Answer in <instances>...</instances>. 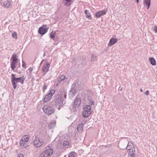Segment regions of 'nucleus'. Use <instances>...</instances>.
I'll use <instances>...</instances> for the list:
<instances>
[{
    "label": "nucleus",
    "mask_w": 157,
    "mask_h": 157,
    "mask_svg": "<svg viewBox=\"0 0 157 157\" xmlns=\"http://www.w3.org/2000/svg\"><path fill=\"white\" fill-rule=\"evenodd\" d=\"M154 31L155 33L157 32V27H155L154 28Z\"/></svg>",
    "instance_id": "nucleus-39"
},
{
    "label": "nucleus",
    "mask_w": 157,
    "mask_h": 157,
    "mask_svg": "<svg viewBox=\"0 0 157 157\" xmlns=\"http://www.w3.org/2000/svg\"><path fill=\"white\" fill-rule=\"evenodd\" d=\"M148 93L149 90H147L145 92V94L146 95H148L149 94Z\"/></svg>",
    "instance_id": "nucleus-38"
},
{
    "label": "nucleus",
    "mask_w": 157,
    "mask_h": 157,
    "mask_svg": "<svg viewBox=\"0 0 157 157\" xmlns=\"http://www.w3.org/2000/svg\"><path fill=\"white\" fill-rule=\"evenodd\" d=\"M29 138V136L28 135H24L22 136L21 139L22 140L26 142H28Z\"/></svg>",
    "instance_id": "nucleus-17"
},
{
    "label": "nucleus",
    "mask_w": 157,
    "mask_h": 157,
    "mask_svg": "<svg viewBox=\"0 0 157 157\" xmlns=\"http://www.w3.org/2000/svg\"><path fill=\"white\" fill-rule=\"evenodd\" d=\"M85 124L83 123V122H81V123L80 124H79V131L81 130L82 131L83 130V127L84 126V124Z\"/></svg>",
    "instance_id": "nucleus-29"
},
{
    "label": "nucleus",
    "mask_w": 157,
    "mask_h": 157,
    "mask_svg": "<svg viewBox=\"0 0 157 157\" xmlns=\"http://www.w3.org/2000/svg\"><path fill=\"white\" fill-rule=\"evenodd\" d=\"M94 101H90L89 103H90V105H94Z\"/></svg>",
    "instance_id": "nucleus-36"
},
{
    "label": "nucleus",
    "mask_w": 157,
    "mask_h": 157,
    "mask_svg": "<svg viewBox=\"0 0 157 157\" xmlns=\"http://www.w3.org/2000/svg\"><path fill=\"white\" fill-rule=\"evenodd\" d=\"M66 2L65 5L66 6H70L72 3V0H64Z\"/></svg>",
    "instance_id": "nucleus-24"
},
{
    "label": "nucleus",
    "mask_w": 157,
    "mask_h": 157,
    "mask_svg": "<svg viewBox=\"0 0 157 157\" xmlns=\"http://www.w3.org/2000/svg\"><path fill=\"white\" fill-rule=\"evenodd\" d=\"M79 99H80V101L81 100H80V98H79Z\"/></svg>",
    "instance_id": "nucleus-44"
},
{
    "label": "nucleus",
    "mask_w": 157,
    "mask_h": 157,
    "mask_svg": "<svg viewBox=\"0 0 157 157\" xmlns=\"http://www.w3.org/2000/svg\"><path fill=\"white\" fill-rule=\"evenodd\" d=\"M149 60L151 64L153 66H155L156 65V61L154 58L150 57L149 58Z\"/></svg>",
    "instance_id": "nucleus-16"
},
{
    "label": "nucleus",
    "mask_w": 157,
    "mask_h": 157,
    "mask_svg": "<svg viewBox=\"0 0 157 157\" xmlns=\"http://www.w3.org/2000/svg\"><path fill=\"white\" fill-rule=\"evenodd\" d=\"M48 28L45 25L41 26L38 30V33L39 34L43 35L44 34L48 31Z\"/></svg>",
    "instance_id": "nucleus-6"
},
{
    "label": "nucleus",
    "mask_w": 157,
    "mask_h": 157,
    "mask_svg": "<svg viewBox=\"0 0 157 157\" xmlns=\"http://www.w3.org/2000/svg\"><path fill=\"white\" fill-rule=\"evenodd\" d=\"M136 2L137 3H138L139 2V0H136Z\"/></svg>",
    "instance_id": "nucleus-40"
},
{
    "label": "nucleus",
    "mask_w": 157,
    "mask_h": 157,
    "mask_svg": "<svg viewBox=\"0 0 157 157\" xmlns=\"http://www.w3.org/2000/svg\"><path fill=\"white\" fill-rule=\"evenodd\" d=\"M11 79L12 84L14 89H16L17 87L16 83L18 82L17 78H15V75L13 74L11 75Z\"/></svg>",
    "instance_id": "nucleus-7"
},
{
    "label": "nucleus",
    "mask_w": 157,
    "mask_h": 157,
    "mask_svg": "<svg viewBox=\"0 0 157 157\" xmlns=\"http://www.w3.org/2000/svg\"><path fill=\"white\" fill-rule=\"evenodd\" d=\"M84 111H90L91 109V107L90 105H86L84 106L83 108Z\"/></svg>",
    "instance_id": "nucleus-22"
},
{
    "label": "nucleus",
    "mask_w": 157,
    "mask_h": 157,
    "mask_svg": "<svg viewBox=\"0 0 157 157\" xmlns=\"http://www.w3.org/2000/svg\"><path fill=\"white\" fill-rule=\"evenodd\" d=\"M56 34V33L55 32H53L52 31L50 34V37L52 38H53L55 37V35Z\"/></svg>",
    "instance_id": "nucleus-30"
},
{
    "label": "nucleus",
    "mask_w": 157,
    "mask_h": 157,
    "mask_svg": "<svg viewBox=\"0 0 157 157\" xmlns=\"http://www.w3.org/2000/svg\"><path fill=\"white\" fill-rule=\"evenodd\" d=\"M83 84V81L82 82V84L81 85V86L82 85V84Z\"/></svg>",
    "instance_id": "nucleus-43"
},
{
    "label": "nucleus",
    "mask_w": 157,
    "mask_h": 157,
    "mask_svg": "<svg viewBox=\"0 0 157 157\" xmlns=\"http://www.w3.org/2000/svg\"><path fill=\"white\" fill-rule=\"evenodd\" d=\"M43 109L44 112L48 115L51 114L54 112L53 109L48 105H44Z\"/></svg>",
    "instance_id": "nucleus-4"
},
{
    "label": "nucleus",
    "mask_w": 157,
    "mask_h": 157,
    "mask_svg": "<svg viewBox=\"0 0 157 157\" xmlns=\"http://www.w3.org/2000/svg\"><path fill=\"white\" fill-rule=\"evenodd\" d=\"M1 3L3 6L6 8H11L12 6L11 1L10 0H1Z\"/></svg>",
    "instance_id": "nucleus-5"
},
{
    "label": "nucleus",
    "mask_w": 157,
    "mask_h": 157,
    "mask_svg": "<svg viewBox=\"0 0 157 157\" xmlns=\"http://www.w3.org/2000/svg\"><path fill=\"white\" fill-rule=\"evenodd\" d=\"M28 70L30 73H31L33 71V69L32 68L30 67L29 69Z\"/></svg>",
    "instance_id": "nucleus-37"
},
{
    "label": "nucleus",
    "mask_w": 157,
    "mask_h": 157,
    "mask_svg": "<svg viewBox=\"0 0 157 157\" xmlns=\"http://www.w3.org/2000/svg\"><path fill=\"white\" fill-rule=\"evenodd\" d=\"M33 143L35 147H39L43 145L44 143V141L41 139L36 137Z\"/></svg>",
    "instance_id": "nucleus-3"
},
{
    "label": "nucleus",
    "mask_w": 157,
    "mask_h": 157,
    "mask_svg": "<svg viewBox=\"0 0 157 157\" xmlns=\"http://www.w3.org/2000/svg\"><path fill=\"white\" fill-rule=\"evenodd\" d=\"M81 118H82L81 122H83V123L85 124L86 122L87 121V119H86L84 118L83 119L82 117H80V120H82V119H81Z\"/></svg>",
    "instance_id": "nucleus-31"
},
{
    "label": "nucleus",
    "mask_w": 157,
    "mask_h": 157,
    "mask_svg": "<svg viewBox=\"0 0 157 157\" xmlns=\"http://www.w3.org/2000/svg\"><path fill=\"white\" fill-rule=\"evenodd\" d=\"M89 12V11L87 10H85L84 13L85 14V17L89 20H90L92 19V18L90 13Z\"/></svg>",
    "instance_id": "nucleus-15"
},
{
    "label": "nucleus",
    "mask_w": 157,
    "mask_h": 157,
    "mask_svg": "<svg viewBox=\"0 0 157 157\" xmlns=\"http://www.w3.org/2000/svg\"><path fill=\"white\" fill-rule=\"evenodd\" d=\"M25 66V65H24V64L23 63V64H22V67H24Z\"/></svg>",
    "instance_id": "nucleus-42"
},
{
    "label": "nucleus",
    "mask_w": 157,
    "mask_h": 157,
    "mask_svg": "<svg viewBox=\"0 0 157 157\" xmlns=\"http://www.w3.org/2000/svg\"><path fill=\"white\" fill-rule=\"evenodd\" d=\"M106 11L105 10H102L98 11L95 13V16L97 18H99L102 16L105 15Z\"/></svg>",
    "instance_id": "nucleus-10"
},
{
    "label": "nucleus",
    "mask_w": 157,
    "mask_h": 157,
    "mask_svg": "<svg viewBox=\"0 0 157 157\" xmlns=\"http://www.w3.org/2000/svg\"><path fill=\"white\" fill-rule=\"evenodd\" d=\"M90 59L92 62H94L96 61L97 60V57L96 56L92 55H91Z\"/></svg>",
    "instance_id": "nucleus-27"
},
{
    "label": "nucleus",
    "mask_w": 157,
    "mask_h": 157,
    "mask_svg": "<svg viewBox=\"0 0 157 157\" xmlns=\"http://www.w3.org/2000/svg\"><path fill=\"white\" fill-rule=\"evenodd\" d=\"M127 150L132 151H135V149L133 144L131 142H129L127 145V146L125 147Z\"/></svg>",
    "instance_id": "nucleus-9"
},
{
    "label": "nucleus",
    "mask_w": 157,
    "mask_h": 157,
    "mask_svg": "<svg viewBox=\"0 0 157 157\" xmlns=\"http://www.w3.org/2000/svg\"><path fill=\"white\" fill-rule=\"evenodd\" d=\"M143 4L147 7V9H148L151 5V0H143Z\"/></svg>",
    "instance_id": "nucleus-12"
},
{
    "label": "nucleus",
    "mask_w": 157,
    "mask_h": 157,
    "mask_svg": "<svg viewBox=\"0 0 157 157\" xmlns=\"http://www.w3.org/2000/svg\"><path fill=\"white\" fill-rule=\"evenodd\" d=\"M75 154L74 153H71L69 154L68 157H75Z\"/></svg>",
    "instance_id": "nucleus-32"
},
{
    "label": "nucleus",
    "mask_w": 157,
    "mask_h": 157,
    "mask_svg": "<svg viewBox=\"0 0 157 157\" xmlns=\"http://www.w3.org/2000/svg\"><path fill=\"white\" fill-rule=\"evenodd\" d=\"M50 67V64L46 62L44 64L42 68V71L44 74L46 73L48 71Z\"/></svg>",
    "instance_id": "nucleus-8"
},
{
    "label": "nucleus",
    "mask_w": 157,
    "mask_h": 157,
    "mask_svg": "<svg viewBox=\"0 0 157 157\" xmlns=\"http://www.w3.org/2000/svg\"><path fill=\"white\" fill-rule=\"evenodd\" d=\"M140 91L141 92H143V90H142V89H140Z\"/></svg>",
    "instance_id": "nucleus-41"
},
{
    "label": "nucleus",
    "mask_w": 157,
    "mask_h": 157,
    "mask_svg": "<svg viewBox=\"0 0 157 157\" xmlns=\"http://www.w3.org/2000/svg\"><path fill=\"white\" fill-rule=\"evenodd\" d=\"M12 37L13 38H14L16 39H17V33L15 32H13L12 33Z\"/></svg>",
    "instance_id": "nucleus-26"
},
{
    "label": "nucleus",
    "mask_w": 157,
    "mask_h": 157,
    "mask_svg": "<svg viewBox=\"0 0 157 157\" xmlns=\"http://www.w3.org/2000/svg\"><path fill=\"white\" fill-rule=\"evenodd\" d=\"M117 39L116 38H112L110 39L109 42L108 43V46H111L117 42Z\"/></svg>",
    "instance_id": "nucleus-11"
},
{
    "label": "nucleus",
    "mask_w": 157,
    "mask_h": 157,
    "mask_svg": "<svg viewBox=\"0 0 157 157\" xmlns=\"http://www.w3.org/2000/svg\"><path fill=\"white\" fill-rule=\"evenodd\" d=\"M53 153V149L49 148L42 152L40 155V157H50L52 155Z\"/></svg>",
    "instance_id": "nucleus-1"
},
{
    "label": "nucleus",
    "mask_w": 157,
    "mask_h": 157,
    "mask_svg": "<svg viewBox=\"0 0 157 157\" xmlns=\"http://www.w3.org/2000/svg\"><path fill=\"white\" fill-rule=\"evenodd\" d=\"M79 63H81L82 64L85 65L86 63V57H84L82 59H81Z\"/></svg>",
    "instance_id": "nucleus-20"
},
{
    "label": "nucleus",
    "mask_w": 157,
    "mask_h": 157,
    "mask_svg": "<svg viewBox=\"0 0 157 157\" xmlns=\"http://www.w3.org/2000/svg\"><path fill=\"white\" fill-rule=\"evenodd\" d=\"M25 78L24 76H23L19 78H17L18 82H19L22 84H23Z\"/></svg>",
    "instance_id": "nucleus-18"
},
{
    "label": "nucleus",
    "mask_w": 157,
    "mask_h": 157,
    "mask_svg": "<svg viewBox=\"0 0 157 157\" xmlns=\"http://www.w3.org/2000/svg\"><path fill=\"white\" fill-rule=\"evenodd\" d=\"M68 144H69V143L67 141H64L63 144V145H65V146L68 145Z\"/></svg>",
    "instance_id": "nucleus-34"
},
{
    "label": "nucleus",
    "mask_w": 157,
    "mask_h": 157,
    "mask_svg": "<svg viewBox=\"0 0 157 157\" xmlns=\"http://www.w3.org/2000/svg\"><path fill=\"white\" fill-rule=\"evenodd\" d=\"M47 86L46 84H44L43 87V90L44 92L45 91L46 89Z\"/></svg>",
    "instance_id": "nucleus-33"
},
{
    "label": "nucleus",
    "mask_w": 157,
    "mask_h": 157,
    "mask_svg": "<svg viewBox=\"0 0 157 157\" xmlns=\"http://www.w3.org/2000/svg\"><path fill=\"white\" fill-rule=\"evenodd\" d=\"M17 157H24V155L20 153L18 154Z\"/></svg>",
    "instance_id": "nucleus-35"
},
{
    "label": "nucleus",
    "mask_w": 157,
    "mask_h": 157,
    "mask_svg": "<svg viewBox=\"0 0 157 157\" xmlns=\"http://www.w3.org/2000/svg\"><path fill=\"white\" fill-rule=\"evenodd\" d=\"M66 78L65 76L61 75L59 78H58V80L59 82H61L64 80Z\"/></svg>",
    "instance_id": "nucleus-23"
},
{
    "label": "nucleus",
    "mask_w": 157,
    "mask_h": 157,
    "mask_svg": "<svg viewBox=\"0 0 157 157\" xmlns=\"http://www.w3.org/2000/svg\"><path fill=\"white\" fill-rule=\"evenodd\" d=\"M78 100L77 99H76L75 100L74 104L73 105V108H78Z\"/></svg>",
    "instance_id": "nucleus-21"
},
{
    "label": "nucleus",
    "mask_w": 157,
    "mask_h": 157,
    "mask_svg": "<svg viewBox=\"0 0 157 157\" xmlns=\"http://www.w3.org/2000/svg\"><path fill=\"white\" fill-rule=\"evenodd\" d=\"M11 59V67L12 70L14 71V69L16 67L17 63L18 62V59L17 58L16 55L13 54Z\"/></svg>",
    "instance_id": "nucleus-2"
},
{
    "label": "nucleus",
    "mask_w": 157,
    "mask_h": 157,
    "mask_svg": "<svg viewBox=\"0 0 157 157\" xmlns=\"http://www.w3.org/2000/svg\"><path fill=\"white\" fill-rule=\"evenodd\" d=\"M135 151H129V153H128V157H134L135 154Z\"/></svg>",
    "instance_id": "nucleus-25"
},
{
    "label": "nucleus",
    "mask_w": 157,
    "mask_h": 157,
    "mask_svg": "<svg viewBox=\"0 0 157 157\" xmlns=\"http://www.w3.org/2000/svg\"><path fill=\"white\" fill-rule=\"evenodd\" d=\"M55 91L54 90L52 89L50 90L49 93L48 94L52 97V96L55 94Z\"/></svg>",
    "instance_id": "nucleus-28"
},
{
    "label": "nucleus",
    "mask_w": 157,
    "mask_h": 157,
    "mask_svg": "<svg viewBox=\"0 0 157 157\" xmlns=\"http://www.w3.org/2000/svg\"><path fill=\"white\" fill-rule=\"evenodd\" d=\"M51 98V96H49L48 94L45 96L44 98V102H47L50 101Z\"/></svg>",
    "instance_id": "nucleus-19"
},
{
    "label": "nucleus",
    "mask_w": 157,
    "mask_h": 157,
    "mask_svg": "<svg viewBox=\"0 0 157 157\" xmlns=\"http://www.w3.org/2000/svg\"><path fill=\"white\" fill-rule=\"evenodd\" d=\"M80 103H79V105H80Z\"/></svg>",
    "instance_id": "nucleus-45"
},
{
    "label": "nucleus",
    "mask_w": 157,
    "mask_h": 157,
    "mask_svg": "<svg viewBox=\"0 0 157 157\" xmlns=\"http://www.w3.org/2000/svg\"><path fill=\"white\" fill-rule=\"evenodd\" d=\"M26 143V142L24 141L21 139L19 142L20 146V147H22L23 148H26L28 146Z\"/></svg>",
    "instance_id": "nucleus-13"
},
{
    "label": "nucleus",
    "mask_w": 157,
    "mask_h": 157,
    "mask_svg": "<svg viewBox=\"0 0 157 157\" xmlns=\"http://www.w3.org/2000/svg\"><path fill=\"white\" fill-rule=\"evenodd\" d=\"M91 113L90 111H84L82 112L83 117H88Z\"/></svg>",
    "instance_id": "nucleus-14"
}]
</instances>
